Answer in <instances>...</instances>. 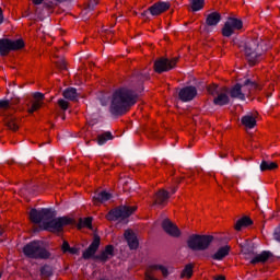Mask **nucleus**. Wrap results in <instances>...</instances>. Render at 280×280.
I'll use <instances>...</instances> for the list:
<instances>
[{
	"instance_id": "nucleus-18",
	"label": "nucleus",
	"mask_w": 280,
	"mask_h": 280,
	"mask_svg": "<svg viewBox=\"0 0 280 280\" xmlns=\"http://www.w3.org/2000/svg\"><path fill=\"white\" fill-rule=\"evenodd\" d=\"M220 21H222V15L219 12H212L206 16V25L208 27H215Z\"/></svg>"
},
{
	"instance_id": "nucleus-32",
	"label": "nucleus",
	"mask_w": 280,
	"mask_h": 280,
	"mask_svg": "<svg viewBox=\"0 0 280 280\" xmlns=\"http://www.w3.org/2000/svg\"><path fill=\"white\" fill-rule=\"evenodd\" d=\"M43 106V102H40V101H35L33 104H32V106H31V108L28 109V113H36V110H38V108H40Z\"/></svg>"
},
{
	"instance_id": "nucleus-29",
	"label": "nucleus",
	"mask_w": 280,
	"mask_h": 280,
	"mask_svg": "<svg viewBox=\"0 0 280 280\" xmlns=\"http://www.w3.org/2000/svg\"><path fill=\"white\" fill-rule=\"evenodd\" d=\"M205 8V0H191L192 12H198Z\"/></svg>"
},
{
	"instance_id": "nucleus-41",
	"label": "nucleus",
	"mask_w": 280,
	"mask_h": 280,
	"mask_svg": "<svg viewBox=\"0 0 280 280\" xmlns=\"http://www.w3.org/2000/svg\"><path fill=\"white\" fill-rule=\"evenodd\" d=\"M71 248V246H69V242L65 241L61 249L63 250V253H69V249Z\"/></svg>"
},
{
	"instance_id": "nucleus-14",
	"label": "nucleus",
	"mask_w": 280,
	"mask_h": 280,
	"mask_svg": "<svg viewBox=\"0 0 280 280\" xmlns=\"http://www.w3.org/2000/svg\"><path fill=\"white\" fill-rule=\"evenodd\" d=\"M196 95H198V90L196 89V86L183 88L178 93L179 100L182 102H191V100H194Z\"/></svg>"
},
{
	"instance_id": "nucleus-10",
	"label": "nucleus",
	"mask_w": 280,
	"mask_h": 280,
	"mask_svg": "<svg viewBox=\"0 0 280 280\" xmlns=\"http://www.w3.org/2000/svg\"><path fill=\"white\" fill-rule=\"evenodd\" d=\"M176 62H178V58L167 59L160 58L154 62V71L155 73H165L167 71H172L176 67Z\"/></svg>"
},
{
	"instance_id": "nucleus-23",
	"label": "nucleus",
	"mask_w": 280,
	"mask_h": 280,
	"mask_svg": "<svg viewBox=\"0 0 280 280\" xmlns=\"http://www.w3.org/2000/svg\"><path fill=\"white\" fill-rule=\"evenodd\" d=\"M231 250V247H229V246H223V247H221V248H219L218 250H217V253H214L213 255H212V259H215L217 261H222V259L224 258V257H226V255H229V252Z\"/></svg>"
},
{
	"instance_id": "nucleus-38",
	"label": "nucleus",
	"mask_w": 280,
	"mask_h": 280,
	"mask_svg": "<svg viewBox=\"0 0 280 280\" xmlns=\"http://www.w3.org/2000/svg\"><path fill=\"white\" fill-rule=\"evenodd\" d=\"M273 240H276V242H280V225L276 228L273 232Z\"/></svg>"
},
{
	"instance_id": "nucleus-22",
	"label": "nucleus",
	"mask_w": 280,
	"mask_h": 280,
	"mask_svg": "<svg viewBox=\"0 0 280 280\" xmlns=\"http://www.w3.org/2000/svg\"><path fill=\"white\" fill-rule=\"evenodd\" d=\"M110 198H113V195H110L107 191H102V192L96 194L93 197V202H94V205H100L102 202H108V200H110Z\"/></svg>"
},
{
	"instance_id": "nucleus-33",
	"label": "nucleus",
	"mask_w": 280,
	"mask_h": 280,
	"mask_svg": "<svg viewBox=\"0 0 280 280\" xmlns=\"http://www.w3.org/2000/svg\"><path fill=\"white\" fill-rule=\"evenodd\" d=\"M7 126L8 128H10V130H19V125L16 124V120H14V118H10L7 121Z\"/></svg>"
},
{
	"instance_id": "nucleus-42",
	"label": "nucleus",
	"mask_w": 280,
	"mask_h": 280,
	"mask_svg": "<svg viewBox=\"0 0 280 280\" xmlns=\"http://www.w3.org/2000/svg\"><path fill=\"white\" fill-rule=\"evenodd\" d=\"M208 93H210V95H215L218 93V86L213 85L208 88Z\"/></svg>"
},
{
	"instance_id": "nucleus-3",
	"label": "nucleus",
	"mask_w": 280,
	"mask_h": 280,
	"mask_svg": "<svg viewBox=\"0 0 280 280\" xmlns=\"http://www.w3.org/2000/svg\"><path fill=\"white\" fill-rule=\"evenodd\" d=\"M237 45L238 49L244 51L249 65H257V62H259V58L264 56V52L268 51L266 42L261 40V38L242 39L238 40Z\"/></svg>"
},
{
	"instance_id": "nucleus-19",
	"label": "nucleus",
	"mask_w": 280,
	"mask_h": 280,
	"mask_svg": "<svg viewBox=\"0 0 280 280\" xmlns=\"http://www.w3.org/2000/svg\"><path fill=\"white\" fill-rule=\"evenodd\" d=\"M241 121H242L243 126H245V128L253 129V128H255V126H257V119L255 118V115H253V114H247V115L243 116Z\"/></svg>"
},
{
	"instance_id": "nucleus-17",
	"label": "nucleus",
	"mask_w": 280,
	"mask_h": 280,
	"mask_svg": "<svg viewBox=\"0 0 280 280\" xmlns=\"http://www.w3.org/2000/svg\"><path fill=\"white\" fill-rule=\"evenodd\" d=\"M125 240L131 250H137L139 248V240L133 231L127 230L125 231Z\"/></svg>"
},
{
	"instance_id": "nucleus-13",
	"label": "nucleus",
	"mask_w": 280,
	"mask_h": 280,
	"mask_svg": "<svg viewBox=\"0 0 280 280\" xmlns=\"http://www.w3.org/2000/svg\"><path fill=\"white\" fill-rule=\"evenodd\" d=\"M167 10H170V2H158L151 5L148 11L141 13V15L148 16V14H151L152 16H159L163 12H167Z\"/></svg>"
},
{
	"instance_id": "nucleus-8",
	"label": "nucleus",
	"mask_w": 280,
	"mask_h": 280,
	"mask_svg": "<svg viewBox=\"0 0 280 280\" xmlns=\"http://www.w3.org/2000/svg\"><path fill=\"white\" fill-rule=\"evenodd\" d=\"M242 254L244 255L245 259H250V264H265L268 261L270 257H272V253L270 252H262L261 254L255 255L253 247H242Z\"/></svg>"
},
{
	"instance_id": "nucleus-47",
	"label": "nucleus",
	"mask_w": 280,
	"mask_h": 280,
	"mask_svg": "<svg viewBox=\"0 0 280 280\" xmlns=\"http://www.w3.org/2000/svg\"><path fill=\"white\" fill-rule=\"evenodd\" d=\"M215 280H226V278L224 276H218Z\"/></svg>"
},
{
	"instance_id": "nucleus-40",
	"label": "nucleus",
	"mask_w": 280,
	"mask_h": 280,
	"mask_svg": "<svg viewBox=\"0 0 280 280\" xmlns=\"http://www.w3.org/2000/svg\"><path fill=\"white\" fill-rule=\"evenodd\" d=\"M113 250H114L113 246L108 245V246H106L104 253H105V255H108L109 257H113Z\"/></svg>"
},
{
	"instance_id": "nucleus-9",
	"label": "nucleus",
	"mask_w": 280,
	"mask_h": 280,
	"mask_svg": "<svg viewBox=\"0 0 280 280\" xmlns=\"http://www.w3.org/2000/svg\"><path fill=\"white\" fill-rule=\"evenodd\" d=\"M133 211H137V207L130 206H120L115 210L109 211L107 214V220H126V218H130Z\"/></svg>"
},
{
	"instance_id": "nucleus-34",
	"label": "nucleus",
	"mask_w": 280,
	"mask_h": 280,
	"mask_svg": "<svg viewBox=\"0 0 280 280\" xmlns=\"http://www.w3.org/2000/svg\"><path fill=\"white\" fill-rule=\"evenodd\" d=\"M97 3H100V0H89L85 12H92V10H95V5H97Z\"/></svg>"
},
{
	"instance_id": "nucleus-30",
	"label": "nucleus",
	"mask_w": 280,
	"mask_h": 280,
	"mask_svg": "<svg viewBox=\"0 0 280 280\" xmlns=\"http://www.w3.org/2000/svg\"><path fill=\"white\" fill-rule=\"evenodd\" d=\"M40 275L43 279H47L48 277H51V275H54V270L49 266H44L40 269Z\"/></svg>"
},
{
	"instance_id": "nucleus-20",
	"label": "nucleus",
	"mask_w": 280,
	"mask_h": 280,
	"mask_svg": "<svg viewBox=\"0 0 280 280\" xmlns=\"http://www.w3.org/2000/svg\"><path fill=\"white\" fill-rule=\"evenodd\" d=\"M167 200H170V192L162 189L155 195L153 205L163 206L167 202Z\"/></svg>"
},
{
	"instance_id": "nucleus-39",
	"label": "nucleus",
	"mask_w": 280,
	"mask_h": 280,
	"mask_svg": "<svg viewBox=\"0 0 280 280\" xmlns=\"http://www.w3.org/2000/svg\"><path fill=\"white\" fill-rule=\"evenodd\" d=\"M97 259H101V261H108V259H110V256H108V254H106V252H103Z\"/></svg>"
},
{
	"instance_id": "nucleus-15",
	"label": "nucleus",
	"mask_w": 280,
	"mask_h": 280,
	"mask_svg": "<svg viewBox=\"0 0 280 280\" xmlns=\"http://www.w3.org/2000/svg\"><path fill=\"white\" fill-rule=\"evenodd\" d=\"M162 228L163 231L167 233V235H171V237H180V230L178 229V226H176V224L170 221V219H165L162 222Z\"/></svg>"
},
{
	"instance_id": "nucleus-27",
	"label": "nucleus",
	"mask_w": 280,
	"mask_h": 280,
	"mask_svg": "<svg viewBox=\"0 0 280 280\" xmlns=\"http://www.w3.org/2000/svg\"><path fill=\"white\" fill-rule=\"evenodd\" d=\"M194 275V265L188 264L185 266V268L182 270L180 279H191V276Z\"/></svg>"
},
{
	"instance_id": "nucleus-43",
	"label": "nucleus",
	"mask_w": 280,
	"mask_h": 280,
	"mask_svg": "<svg viewBox=\"0 0 280 280\" xmlns=\"http://www.w3.org/2000/svg\"><path fill=\"white\" fill-rule=\"evenodd\" d=\"M10 106V101H0V108H8Z\"/></svg>"
},
{
	"instance_id": "nucleus-36",
	"label": "nucleus",
	"mask_w": 280,
	"mask_h": 280,
	"mask_svg": "<svg viewBox=\"0 0 280 280\" xmlns=\"http://www.w3.org/2000/svg\"><path fill=\"white\" fill-rule=\"evenodd\" d=\"M58 104H59V106H60V108H61L62 110H67V109L69 108V102H67V101H65V100H62V98H60V100L58 101Z\"/></svg>"
},
{
	"instance_id": "nucleus-21",
	"label": "nucleus",
	"mask_w": 280,
	"mask_h": 280,
	"mask_svg": "<svg viewBox=\"0 0 280 280\" xmlns=\"http://www.w3.org/2000/svg\"><path fill=\"white\" fill-rule=\"evenodd\" d=\"M229 90L224 89L223 92H221L220 94H218V97L214 98V104L217 106H226V104H229Z\"/></svg>"
},
{
	"instance_id": "nucleus-6",
	"label": "nucleus",
	"mask_w": 280,
	"mask_h": 280,
	"mask_svg": "<svg viewBox=\"0 0 280 280\" xmlns=\"http://www.w3.org/2000/svg\"><path fill=\"white\" fill-rule=\"evenodd\" d=\"M253 89H257V83L246 79L243 83L234 85L230 91V95L236 100H246V95H249Z\"/></svg>"
},
{
	"instance_id": "nucleus-16",
	"label": "nucleus",
	"mask_w": 280,
	"mask_h": 280,
	"mask_svg": "<svg viewBox=\"0 0 280 280\" xmlns=\"http://www.w3.org/2000/svg\"><path fill=\"white\" fill-rule=\"evenodd\" d=\"M97 248H100V236L95 235L89 248L83 252V259H91L97 253Z\"/></svg>"
},
{
	"instance_id": "nucleus-45",
	"label": "nucleus",
	"mask_w": 280,
	"mask_h": 280,
	"mask_svg": "<svg viewBox=\"0 0 280 280\" xmlns=\"http://www.w3.org/2000/svg\"><path fill=\"white\" fill-rule=\"evenodd\" d=\"M3 23V10L0 8V25Z\"/></svg>"
},
{
	"instance_id": "nucleus-11",
	"label": "nucleus",
	"mask_w": 280,
	"mask_h": 280,
	"mask_svg": "<svg viewBox=\"0 0 280 280\" xmlns=\"http://www.w3.org/2000/svg\"><path fill=\"white\" fill-rule=\"evenodd\" d=\"M159 272H161L163 277H168L170 275L167 267L163 265H151L145 271L144 280H160Z\"/></svg>"
},
{
	"instance_id": "nucleus-44",
	"label": "nucleus",
	"mask_w": 280,
	"mask_h": 280,
	"mask_svg": "<svg viewBox=\"0 0 280 280\" xmlns=\"http://www.w3.org/2000/svg\"><path fill=\"white\" fill-rule=\"evenodd\" d=\"M68 253H70L71 255H78L79 250H78V248H75V247H70V248L68 249Z\"/></svg>"
},
{
	"instance_id": "nucleus-46",
	"label": "nucleus",
	"mask_w": 280,
	"mask_h": 280,
	"mask_svg": "<svg viewBox=\"0 0 280 280\" xmlns=\"http://www.w3.org/2000/svg\"><path fill=\"white\" fill-rule=\"evenodd\" d=\"M44 0H33V3L35 5H40V3H43Z\"/></svg>"
},
{
	"instance_id": "nucleus-49",
	"label": "nucleus",
	"mask_w": 280,
	"mask_h": 280,
	"mask_svg": "<svg viewBox=\"0 0 280 280\" xmlns=\"http://www.w3.org/2000/svg\"><path fill=\"white\" fill-rule=\"evenodd\" d=\"M3 235V229L0 228V237Z\"/></svg>"
},
{
	"instance_id": "nucleus-48",
	"label": "nucleus",
	"mask_w": 280,
	"mask_h": 280,
	"mask_svg": "<svg viewBox=\"0 0 280 280\" xmlns=\"http://www.w3.org/2000/svg\"><path fill=\"white\" fill-rule=\"evenodd\" d=\"M171 194H176V188H173Z\"/></svg>"
},
{
	"instance_id": "nucleus-35",
	"label": "nucleus",
	"mask_w": 280,
	"mask_h": 280,
	"mask_svg": "<svg viewBox=\"0 0 280 280\" xmlns=\"http://www.w3.org/2000/svg\"><path fill=\"white\" fill-rule=\"evenodd\" d=\"M33 97H34L35 102H43V100H45V94H43L40 92H36L33 94Z\"/></svg>"
},
{
	"instance_id": "nucleus-25",
	"label": "nucleus",
	"mask_w": 280,
	"mask_h": 280,
	"mask_svg": "<svg viewBox=\"0 0 280 280\" xmlns=\"http://www.w3.org/2000/svg\"><path fill=\"white\" fill-rule=\"evenodd\" d=\"M63 97L70 100V102L78 100V90L75 88H68L63 91Z\"/></svg>"
},
{
	"instance_id": "nucleus-50",
	"label": "nucleus",
	"mask_w": 280,
	"mask_h": 280,
	"mask_svg": "<svg viewBox=\"0 0 280 280\" xmlns=\"http://www.w3.org/2000/svg\"><path fill=\"white\" fill-rule=\"evenodd\" d=\"M0 279H1V273H0Z\"/></svg>"
},
{
	"instance_id": "nucleus-26",
	"label": "nucleus",
	"mask_w": 280,
	"mask_h": 280,
	"mask_svg": "<svg viewBox=\"0 0 280 280\" xmlns=\"http://www.w3.org/2000/svg\"><path fill=\"white\" fill-rule=\"evenodd\" d=\"M277 167H279L277 162H270V161L262 160V162L260 163V171L261 172H268V171L277 170Z\"/></svg>"
},
{
	"instance_id": "nucleus-28",
	"label": "nucleus",
	"mask_w": 280,
	"mask_h": 280,
	"mask_svg": "<svg viewBox=\"0 0 280 280\" xmlns=\"http://www.w3.org/2000/svg\"><path fill=\"white\" fill-rule=\"evenodd\" d=\"M113 139V133H110V131H106L103 135H100L97 137V143L98 145H104V143H106V141H110Z\"/></svg>"
},
{
	"instance_id": "nucleus-24",
	"label": "nucleus",
	"mask_w": 280,
	"mask_h": 280,
	"mask_svg": "<svg viewBox=\"0 0 280 280\" xmlns=\"http://www.w3.org/2000/svg\"><path fill=\"white\" fill-rule=\"evenodd\" d=\"M250 224H253V220H250L248 217H244L236 221L234 229L236 231H242L244 228L250 226Z\"/></svg>"
},
{
	"instance_id": "nucleus-37",
	"label": "nucleus",
	"mask_w": 280,
	"mask_h": 280,
	"mask_svg": "<svg viewBox=\"0 0 280 280\" xmlns=\"http://www.w3.org/2000/svg\"><path fill=\"white\" fill-rule=\"evenodd\" d=\"M57 67L61 71H65V69H67V62L63 59H61L59 62H57Z\"/></svg>"
},
{
	"instance_id": "nucleus-5",
	"label": "nucleus",
	"mask_w": 280,
	"mask_h": 280,
	"mask_svg": "<svg viewBox=\"0 0 280 280\" xmlns=\"http://www.w3.org/2000/svg\"><path fill=\"white\" fill-rule=\"evenodd\" d=\"M213 243L212 235L192 234L187 240V246L190 250H207Z\"/></svg>"
},
{
	"instance_id": "nucleus-1",
	"label": "nucleus",
	"mask_w": 280,
	"mask_h": 280,
	"mask_svg": "<svg viewBox=\"0 0 280 280\" xmlns=\"http://www.w3.org/2000/svg\"><path fill=\"white\" fill-rule=\"evenodd\" d=\"M30 220L33 224H42L45 231H50L51 233H60L62 226L71 224V219L67 217L56 218V212L51 209H32L30 211Z\"/></svg>"
},
{
	"instance_id": "nucleus-7",
	"label": "nucleus",
	"mask_w": 280,
	"mask_h": 280,
	"mask_svg": "<svg viewBox=\"0 0 280 280\" xmlns=\"http://www.w3.org/2000/svg\"><path fill=\"white\" fill-rule=\"evenodd\" d=\"M23 47H25L23 39H0V56H8L11 51L23 49Z\"/></svg>"
},
{
	"instance_id": "nucleus-4",
	"label": "nucleus",
	"mask_w": 280,
	"mask_h": 280,
	"mask_svg": "<svg viewBox=\"0 0 280 280\" xmlns=\"http://www.w3.org/2000/svg\"><path fill=\"white\" fill-rule=\"evenodd\" d=\"M23 253L31 259H49V252L43 247V242L34 241L23 248Z\"/></svg>"
},
{
	"instance_id": "nucleus-12",
	"label": "nucleus",
	"mask_w": 280,
	"mask_h": 280,
	"mask_svg": "<svg viewBox=\"0 0 280 280\" xmlns=\"http://www.w3.org/2000/svg\"><path fill=\"white\" fill-rule=\"evenodd\" d=\"M242 27H243V23L241 20L235 18H230L226 20L223 26L222 34L223 36H226L229 38L230 36H233V34H235L236 30H242Z\"/></svg>"
},
{
	"instance_id": "nucleus-31",
	"label": "nucleus",
	"mask_w": 280,
	"mask_h": 280,
	"mask_svg": "<svg viewBox=\"0 0 280 280\" xmlns=\"http://www.w3.org/2000/svg\"><path fill=\"white\" fill-rule=\"evenodd\" d=\"M93 222V219L91 218H86L84 220H80V223H79V229H82V226H88V229H91V224Z\"/></svg>"
},
{
	"instance_id": "nucleus-2",
	"label": "nucleus",
	"mask_w": 280,
	"mask_h": 280,
	"mask_svg": "<svg viewBox=\"0 0 280 280\" xmlns=\"http://www.w3.org/2000/svg\"><path fill=\"white\" fill-rule=\"evenodd\" d=\"M139 95L128 88H121L117 90L110 101L109 113L112 115H124L130 106L137 104Z\"/></svg>"
}]
</instances>
